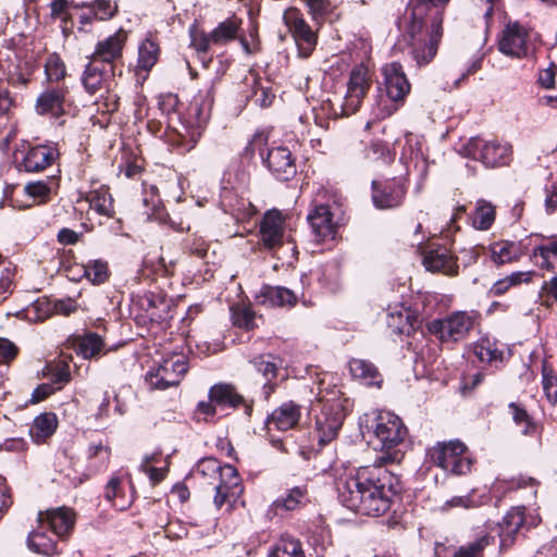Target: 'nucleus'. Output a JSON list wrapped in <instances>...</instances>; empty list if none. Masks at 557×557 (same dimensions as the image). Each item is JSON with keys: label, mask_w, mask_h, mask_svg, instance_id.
Listing matches in <instances>:
<instances>
[{"label": "nucleus", "mask_w": 557, "mask_h": 557, "mask_svg": "<svg viewBox=\"0 0 557 557\" xmlns=\"http://www.w3.org/2000/svg\"><path fill=\"white\" fill-rule=\"evenodd\" d=\"M188 364L183 356H173L164 359L156 369L146 374V381L153 389H166L180 384L186 374Z\"/></svg>", "instance_id": "obj_14"}, {"label": "nucleus", "mask_w": 557, "mask_h": 557, "mask_svg": "<svg viewBox=\"0 0 557 557\" xmlns=\"http://www.w3.org/2000/svg\"><path fill=\"white\" fill-rule=\"evenodd\" d=\"M269 141V134L265 131H257L251 139L248 141L245 152L247 154H253L255 152H259L263 158V150L267 147Z\"/></svg>", "instance_id": "obj_54"}, {"label": "nucleus", "mask_w": 557, "mask_h": 557, "mask_svg": "<svg viewBox=\"0 0 557 557\" xmlns=\"http://www.w3.org/2000/svg\"><path fill=\"white\" fill-rule=\"evenodd\" d=\"M160 49L157 42L146 38L138 47L137 66L143 71H150L159 59Z\"/></svg>", "instance_id": "obj_41"}, {"label": "nucleus", "mask_w": 557, "mask_h": 557, "mask_svg": "<svg viewBox=\"0 0 557 557\" xmlns=\"http://www.w3.org/2000/svg\"><path fill=\"white\" fill-rule=\"evenodd\" d=\"M476 310H458L445 318L434 319L426 324L428 331L443 344L463 341L480 322Z\"/></svg>", "instance_id": "obj_8"}, {"label": "nucleus", "mask_w": 557, "mask_h": 557, "mask_svg": "<svg viewBox=\"0 0 557 557\" xmlns=\"http://www.w3.org/2000/svg\"><path fill=\"white\" fill-rule=\"evenodd\" d=\"M305 2L313 20L323 17L332 10L330 0H305Z\"/></svg>", "instance_id": "obj_57"}, {"label": "nucleus", "mask_w": 557, "mask_h": 557, "mask_svg": "<svg viewBox=\"0 0 557 557\" xmlns=\"http://www.w3.org/2000/svg\"><path fill=\"white\" fill-rule=\"evenodd\" d=\"M508 408L512 416V420L518 426L521 428L523 434L530 435L535 432V424L523 407H521L519 404L510 403Z\"/></svg>", "instance_id": "obj_50"}, {"label": "nucleus", "mask_w": 557, "mask_h": 557, "mask_svg": "<svg viewBox=\"0 0 557 557\" xmlns=\"http://www.w3.org/2000/svg\"><path fill=\"white\" fill-rule=\"evenodd\" d=\"M84 275L94 284L103 283L109 276L108 263L103 260H90L84 265Z\"/></svg>", "instance_id": "obj_49"}, {"label": "nucleus", "mask_w": 557, "mask_h": 557, "mask_svg": "<svg viewBox=\"0 0 557 557\" xmlns=\"http://www.w3.org/2000/svg\"><path fill=\"white\" fill-rule=\"evenodd\" d=\"M67 95L65 87L48 88L36 100V112L40 115L59 117L64 113V102Z\"/></svg>", "instance_id": "obj_27"}, {"label": "nucleus", "mask_w": 557, "mask_h": 557, "mask_svg": "<svg viewBox=\"0 0 557 557\" xmlns=\"http://www.w3.org/2000/svg\"><path fill=\"white\" fill-rule=\"evenodd\" d=\"M307 220L311 226L312 233L317 242L334 239L336 233V224L333 221V213L329 206H317L309 212Z\"/></svg>", "instance_id": "obj_25"}, {"label": "nucleus", "mask_w": 557, "mask_h": 557, "mask_svg": "<svg viewBox=\"0 0 557 557\" xmlns=\"http://www.w3.org/2000/svg\"><path fill=\"white\" fill-rule=\"evenodd\" d=\"M256 370L262 374L267 383H270L277 375V366L272 356H258L251 360Z\"/></svg>", "instance_id": "obj_51"}, {"label": "nucleus", "mask_w": 557, "mask_h": 557, "mask_svg": "<svg viewBox=\"0 0 557 557\" xmlns=\"http://www.w3.org/2000/svg\"><path fill=\"white\" fill-rule=\"evenodd\" d=\"M45 72L48 81L58 82L65 76V65L57 54H51L45 64Z\"/></svg>", "instance_id": "obj_53"}, {"label": "nucleus", "mask_w": 557, "mask_h": 557, "mask_svg": "<svg viewBox=\"0 0 557 557\" xmlns=\"http://www.w3.org/2000/svg\"><path fill=\"white\" fill-rule=\"evenodd\" d=\"M242 20L236 16L220 22L211 32L190 29V46L198 53H206L215 47H223L238 38Z\"/></svg>", "instance_id": "obj_11"}, {"label": "nucleus", "mask_w": 557, "mask_h": 557, "mask_svg": "<svg viewBox=\"0 0 557 557\" xmlns=\"http://www.w3.org/2000/svg\"><path fill=\"white\" fill-rule=\"evenodd\" d=\"M524 510L523 506H517L505 515L500 523V536L512 537L518 533L524 523Z\"/></svg>", "instance_id": "obj_40"}, {"label": "nucleus", "mask_w": 557, "mask_h": 557, "mask_svg": "<svg viewBox=\"0 0 557 557\" xmlns=\"http://www.w3.org/2000/svg\"><path fill=\"white\" fill-rule=\"evenodd\" d=\"M491 258L496 264H505L518 261L525 248L521 242L500 240L491 245Z\"/></svg>", "instance_id": "obj_31"}, {"label": "nucleus", "mask_w": 557, "mask_h": 557, "mask_svg": "<svg viewBox=\"0 0 557 557\" xmlns=\"http://www.w3.org/2000/svg\"><path fill=\"white\" fill-rule=\"evenodd\" d=\"M193 131H195V125H191L187 121L181 119L180 126L168 133V141L181 153L187 152L196 146L201 137L197 136L191 139L189 136H191Z\"/></svg>", "instance_id": "obj_33"}, {"label": "nucleus", "mask_w": 557, "mask_h": 557, "mask_svg": "<svg viewBox=\"0 0 557 557\" xmlns=\"http://www.w3.org/2000/svg\"><path fill=\"white\" fill-rule=\"evenodd\" d=\"M407 434L408 430L398 416L389 411L377 413L373 424V444L382 455L374 462L382 465L400 462L404 458L400 446Z\"/></svg>", "instance_id": "obj_4"}, {"label": "nucleus", "mask_w": 557, "mask_h": 557, "mask_svg": "<svg viewBox=\"0 0 557 557\" xmlns=\"http://www.w3.org/2000/svg\"><path fill=\"white\" fill-rule=\"evenodd\" d=\"M498 50L513 59L528 57L531 51L530 29L518 21L508 22L498 37Z\"/></svg>", "instance_id": "obj_13"}, {"label": "nucleus", "mask_w": 557, "mask_h": 557, "mask_svg": "<svg viewBox=\"0 0 557 557\" xmlns=\"http://www.w3.org/2000/svg\"><path fill=\"white\" fill-rule=\"evenodd\" d=\"M214 101L213 86L211 84L206 85L199 89L197 95L194 96L189 103L186 114L182 117L191 125H195L193 131L191 139L197 136H202V133L207 126V123L211 116V111Z\"/></svg>", "instance_id": "obj_16"}, {"label": "nucleus", "mask_w": 557, "mask_h": 557, "mask_svg": "<svg viewBox=\"0 0 557 557\" xmlns=\"http://www.w3.org/2000/svg\"><path fill=\"white\" fill-rule=\"evenodd\" d=\"M269 557H305L301 543L290 536H282Z\"/></svg>", "instance_id": "obj_45"}, {"label": "nucleus", "mask_w": 557, "mask_h": 557, "mask_svg": "<svg viewBox=\"0 0 557 557\" xmlns=\"http://www.w3.org/2000/svg\"><path fill=\"white\" fill-rule=\"evenodd\" d=\"M234 324L251 330L255 327V312L249 307H240L233 312Z\"/></svg>", "instance_id": "obj_56"}, {"label": "nucleus", "mask_w": 557, "mask_h": 557, "mask_svg": "<svg viewBox=\"0 0 557 557\" xmlns=\"http://www.w3.org/2000/svg\"><path fill=\"white\" fill-rule=\"evenodd\" d=\"M88 200L90 208L97 213L106 216L113 215V198L107 188L101 187L91 191Z\"/></svg>", "instance_id": "obj_44"}, {"label": "nucleus", "mask_w": 557, "mask_h": 557, "mask_svg": "<svg viewBox=\"0 0 557 557\" xmlns=\"http://www.w3.org/2000/svg\"><path fill=\"white\" fill-rule=\"evenodd\" d=\"M91 8L96 17L101 21L111 18L117 10L116 3L111 0H95Z\"/></svg>", "instance_id": "obj_55"}, {"label": "nucleus", "mask_w": 557, "mask_h": 557, "mask_svg": "<svg viewBox=\"0 0 557 557\" xmlns=\"http://www.w3.org/2000/svg\"><path fill=\"white\" fill-rule=\"evenodd\" d=\"M242 404L245 405L246 413L250 414L251 406L245 404L243 396L238 394L235 386L219 383L210 387L207 401L198 403L197 412L208 421L216 416H226L228 410L235 409Z\"/></svg>", "instance_id": "obj_10"}, {"label": "nucleus", "mask_w": 557, "mask_h": 557, "mask_svg": "<svg viewBox=\"0 0 557 557\" xmlns=\"http://www.w3.org/2000/svg\"><path fill=\"white\" fill-rule=\"evenodd\" d=\"M59 157L53 145H38L30 148L23 158L22 165L26 172H40L50 166Z\"/></svg>", "instance_id": "obj_26"}, {"label": "nucleus", "mask_w": 557, "mask_h": 557, "mask_svg": "<svg viewBox=\"0 0 557 557\" xmlns=\"http://www.w3.org/2000/svg\"><path fill=\"white\" fill-rule=\"evenodd\" d=\"M196 472L203 482L214 486V505L221 508L226 503H235L243 493L240 476L235 467L222 466L215 458L201 459Z\"/></svg>", "instance_id": "obj_5"}, {"label": "nucleus", "mask_w": 557, "mask_h": 557, "mask_svg": "<svg viewBox=\"0 0 557 557\" xmlns=\"http://www.w3.org/2000/svg\"><path fill=\"white\" fill-rule=\"evenodd\" d=\"M307 495L308 491L306 486H295L285 495L276 498L271 508L275 513L299 509L308 502Z\"/></svg>", "instance_id": "obj_34"}, {"label": "nucleus", "mask_w": 557, "mask_h": 557, "mask_svg": "<svg viewBox=\"0 0 557 557\" xmlns=\"http://www.w3.org/2000/svg\"><path fill=\"white\" fill-rule=\"evenodd\" d=\"M474 355L482 362H493L502 359L503 351L498 350L488 338H481L474 345Z\"/></svg>", "instance_id": "obj_48"}, {"label": "nucleus", "mask_w": 557, "mask_h": 557, "mask_svg": "<svg viewBox=\"0 0 557 557\" xmlns=\"http://www.w3.org/2000/svg\"><path fill=\"white\" fill-rule=\"evenodd\" d=\"M74 350L85 359L98 357L103 348L104 343L100 335L94 332H87L78 335L73 339Z\"/></svg>", "instance_id": "obj_35"}, {"label": "nucleus", "mask_w": 557, "mask_h": 557, "mask_svg": "<svg viewBox=\"0 0 557 557\" xmlns=\"http://www.w3.org/2000/svg\"><path fill=\"white\" fill-rule=\"evenodd\" d=\"M120 486H121V481L120 479L117 478H112L107 486H106V490H104V497L109 500V502H113V505L115 507H119L120 509H124L126 508V503H119L116 502V497H117V494H119V491H120Z\"/></svg>", "instance_id": "obj_59"}, {"label": "nucleus", "mask_w": 557, "mask_h": 557, "mask_svg": "<svg viewBox=\"0 0 557 557\" xmlns=\"http://www.w3.org/2000/svg\"><path fill=\"white\" fill-rule=\"evenodd\" d=\"M493 537L483 533L474 541L460 545L453 554V557H483L484 549L493 542Z\"/></svg>", "instance_id": "obj_43"}, {"label": "nucleus", "mask_w": 557, "mask_h": 557, "mask_svg": "<svg viewBox=\"0 0 557 557\" xmlns=\"http://www.w3.org/2000/svg\"><path fill=\"white\" fill-rule=\"evenodd\" d=\"M371 84L372 76L368 66L361 63L352 67L342 103L343 114L350 115L360 108Z\"/></svg>", "instance_id": "obj_15"}, {"label": "nucleus", "mask_w": 557, "mask_h": 557, "mask_svg": "<svg viewBox=\"0 0 557 557\" xmlns=\"http://www.w3.org/2000/svg\"><path fill=\"white\" fill-rule=\"evenodd\" d=\"M537 485H539V481L536 479H534L532 476L519 474L518 476L512 478L509 481L508 490L536 487Z\"/></svg>", "instance_id": "obj_63"}, {"label": "nucleus", "mask_w": 557, "mask_h": 557, "mask_svg": "<svg viewBox=\"0 0 557 557\" xmlns=\"http://www.w3.org/2000/svg\"><path fill=\"white\" fill-rule=\"evenodd\" d=\"M347 399L338 388L320 389L311 403L310 412L313 416V431L321 447L333 442L343 426L347 414Z\"/></svg>", "instance_id": "obj_3"}, {"label": "nucleus", "mask_w": 557, "mask_h": 557, "mask_svg": "<svg viewBox=\"0 0 557 557\" xmlns=\"http://www.w3.org/2000/svg\"><path fill=\"white\" fill-rule=\"evenodd\" d=\"M382 74L384 76L385 95L379 96L373 109L379 119L388 117L396 112L410 91V84L400 63L385 64L382 67Z\"/></svg>", "instance_id": "obj_7"}, {"label": "nucleus", "mask_w": 557, "mask_h": 557, "mask_svg": "<svg viewBox=\"0 0 557 557\" xmlns=\"http://www.w3.org/2000/svg\"><path fill=\"white\" fill-rule=\"evenodd\" d=\"M263 162L277 180L287 181L296 173V164L293 154L289 149L284 146L269 149Z\"/></svg>", "instance_id": "obj_20"}, {"label": "nucleus", "mask_w": 557, "mask_h": 557, "mask_svg": "<svg viewBox=\"0 0 557 557\" xmlns=\"http://www.w3.org/2000/svg\"><path fill=\"white\" fill-rule=\"evenodd\" d=\"M18 352L16 345L8 338L0 337V361L13 360Z\"/></svg>", "instance_id": "obj_60"}, {"label": "nucleus", "mask_w": 557, "mask_h": 557, "mask_svg": "<svg viewBox=\"0 0 557 557\" xmlns=\"http://www.w3.org/2000/svg\"><path fill=\"white\" fill-rule=\"evenodd\" d=\"M534 271H515L509 275L497 280L491 287V294L500 296L511 287L519 286L523 283H530L534 276Z\"/></svg>", "instance_id": "obj_38"}, {"label": "nucleus", "mask_w": 557, "mask_h": 557, "mask_svg": "<svg viewBox=\"0 0 557 557\" xmlns=\"http://www.w3.org/2000/svg\"><path fill=\"white\" fill-rule=\"evenodd\" d=\"M13 500L10 493V488L8 487L5 480L0 478V519L11 507Z\"/></svg>", "instance_id": "obj_61"}, {"label": "nucleus", "mask_w": 557, "mask_h": 557, "mask_svg": "<svg viewBox=\"0 0 557 557\" xmlns=\"http://www.w3.org/2000/svg\"><path fill=\"white\" fill-rule=\"evenodd\" d=\"M364 158L369 161L389 163L393 161L394 154L386 143L375 139L364 149Z\"/></svg>", "instance_id": "obj_47"}, {"label": "nucleus", "mask_w": 557, "mask_h": 557, "mask_svg": "<svg viewBox=\"0 0 557 557\" xmlns=\"http://www.w3.org/2000/svg\"><path fill=\"white\" fill-rule=\"evenodd\" d=\"M53 310L58 314L70 315L77 310V304L72 298L59 299L54 301Z\"/></svg>", "instance_id": "obj_62"}, {"label": "nucleus", "mask_w": 557, "mask_h": 557, "mask_svg": "<svg viewBox=\"0 0 557 557\" xmlns=\"http://www.w3.org/2000/svg\"><path fill=\"white\" fill-rule=\"evenodd\" d=\"M495 216V207L490 201L479 199L471 214L472 226L475 230L486 231L493 225Z\"/></svg>", "instance_id": "obj_37"}, {"label": "nucleus", "mask_w": 557, "mask_h": 557, "mask_svg": "<svg viewBox=\"0 0 557 557\" xmlns=\"http://www.w3.org/2000/svg\"><path fill=\"white\" fill-rule=\"evenodd\" d=\"M38 523H46L51 533L61 539L74 528L75 513L71 508L59 507L38 513Z\"/></svg>", "instance_id": "obj_21"}, {"label": "nucleus", "mask_w": 557, "mask_h": 557, "mask_svg": "<svg viewBox=\"0 0 557 557\" xmlns=\"http://www.w3.org/2000/svg\"><path fill=\"white\" fill-rule=\"evenodd\" d=\"M126 39V32L119 29L114 34L98 41L92 54L90 55V61L94 63L103 62L110 64L120 59L122 57Z\"/></svg>", "instance_id": "obj_24"}, {"label": "nucleus", "mask_w": 557, "mask_h": 557, "mask_svg": "<svg viewBox=\"0 0 557 557\" xmlns=\"http://www.w3.org/2000/svg\"><path fill=\"white\" fill-rule=\"evenodd\" d=\"M57 425L58 420L54 413H41L35 418L30 434L37 443H40L54 433Z\"/></svg>", "instance_id": "obj_39"}, {"label": "nucleus", "mask_w": 557, "mask_h": 557, "mask_svg": "<svg viewBox=\"0 0 557 557\" xmlns=\"http://www.w3.org/2000/svg\"><path fill=\"white\" fill-rule=\"evenodd\" d=\"M423 265L430 272H441L446 275H456L458 264L454 256L445 248L430 250L423 257Z\"/></svg>", "instance_id": "obj_30"}, {"label": "nucleus", "mask_w": 557, "mask_h": 557, "mask_svg": "<svg viewBox=\"0 0 557 557\" xmlns=\"http://www.w3.org/2000/svg\"><path fill=\"white\" fill-rule=\"evenodd\" d=\"M428 457L433 465L455 475L470 473L473 466L471 453L459 440L436 443L428 449Z\"/></svg>", "instance_id": "obj_9"}, {"label": "nucleus", "mask_w": 557, "mask_h": 557, "mask_svg": "<svg viewBox=\"0 0 557 557\" xmlns=\"http://www.w3.org/2000/svg\"><path fill=\"white\" fill-rule=\"evenodd\" d=\"M450 0H410V17L403 41L418 65L428 64L436 54L443 36V18Z\"/></svg>", "instance_id": "obj_2"}, {"label": "nucleus", "mask_w": 557, "mask_h": 557, "mask_svg": "<svg viewBox=\"0 0 557 557\" xmlns=\"http://www.w3.org/2000/svg\"><path fill=\"white\" fill-rule=\"evenodd\" d=\"M260 237L270 250L280 247L284 237V219L278 210H269L260 222Z\"/></svg>", "instance_id": "obj_23"}, {"label": "nucleus", "mask_w": 557, "mask_h": 557, "mask_svg": "<svg viewBox=\"0 0 557 557\" xmlns=\"http://www.w3.org/2000/svg\"><path fill=\"white\" fill-rule=\"evenodd\" d=\"M49 528L46 523H38V528L32 531L28 535L27 542L30 549L38 554L50 556L57 553L55 540L47 534Z\"/></svg>", "instance_id": "obj_36"}, {"label": "nucleus", "mask_w": 557, "mask_h": 557, "mask_svg": "<svg viewBox=\"0 0 557 557\" xmlns=\"http://www.w3.org/2000/svg\"><path fill=\"white\" fill-rule=\"evenodd\" d=\"M465 150L474 160H480L486 168L507 165L511 159V146L498 140L470 138L465 146Z\"/></svg>", "instance_id": "obj_12"}, {"label": "nucleus", "mask_w": 557, "mask_h": 557, "mask_svg": "<svg viewBox=\"0 0 557 557\" xmlns=\"http://www.w3.org/2000/svg\"><path fill=\"white\" fill-rule=\"evenodd\" d=\"M530 238L535 242L531 255L534 264L542 270H547L552 272L556 271L557 234L550 236L533 234L530 236Z\"/></svg>", "instance_id": "obj_19"}, {"label": "nucleus", "mask_w": 557, "mask_h": 557, "mask_svg": "<svg viewBox=\"0 0 557 557\" xmlns=\"http://www.w3.org/2000/svg\"><path fill=\"white\" fill-rule=\"evenodd\" d=\"M406 195L400 180L392 178L383 183L372 182V200L379 209H392L398 207Z\"/></svg>", "instance_id": "obj_18"}, {"label": "nucleus", "mask_w": 557, "mask_h": 557, "mask_svg": "<svg viewBox=\"0 0 557 557\" xmlns=\"http://www.w3.org/2000/svg\"><path fill=\"white\" fill-rule=\"evenodd\" d=\"M81 82L84 90L96 97L95 106L101 113H113L119 108V97L113 90L114 79L112 70L100 67L89 61L82 73Z\"/></svg>", "instance_id": "obj_6"}, {"label": "nucleus", "mask_w": 557, "mask_h": 557, "mask_svg": "<svg viewBox=\"0 0 557 557\" xmlns=\"http://www.w3.org/2000/svg\"><path fill=\"white\" fill-rule=\"evenodd\" d=\"M54 392H57L53 384L42 383L38 385L32 393V401L33 403H39L47 398L48 396L52 395Z\"/></svg>", "instance_id": "obj_64"}, {"label": "nucleus", "mask_w": 557, "mask_h": 557, "mask_svg": "<svg viewBox=\"0 0 557 557\" xmlns=\"http://www.w3.org/2000/svg\"><path fill=\"white\" fill-rule=\"evenodd\" d=\"M348 368L351 376L360 383L368 386H380L382 376L372 362L354 358L349 360Z\"/></svg>", "instance_id": "obj_32"}, {"label": "nucleus", "mask_w": 557, "mask_h": 557, "mask_svg": "<svg viewBox=\"0 0 557 557\" xmlns=\"http://www.w3.org/2000/svg\"><path fill=\"white\" fill-rule=\"evenodd\" d=\"M284 21L297 45L298 55L308 58L317 46V35L305 21L302 13L289 8L284 13Z\"/></svg>", "instance_id": "obj_17"}, {"label": "nucleus", "mask_w": 557, "mask_h": 557, "mask_svg": "<svg viewBox=\"0 0 557 557\" xmlns=\"http://www.w3.org/2000/svg\"><path fill=\"white\" fill-rule=\"evenodd\" d=\"M387 324L393 332L409 335L419 326V314L410 307H394L389 309Z\"/></svg>", "instance_id": "obj_29"}, {"label": "nucleus", "mask_w": 557, "mask_h": 557, "mask_svg": "<svg viewBox=\"0 0 557 557\" xmlns=\"http://www.w3.org/2000/svg\"><path fill=\"white\" fill-rule=\"evenodd\" d=\"M301 418V406L293 400L283 403L265 419L269 431H288L295 428Z\"/></svg>", "instance_id": "obj_22"}, {"label": "nucleus", "mask_w": 557, "mask_h": 557, "mask_svg": "<svg viewBox=\"0 0 557 557\" xmlns=\"http://www.w3.org/2000/svg\"><path fill=\"white\" fill-rule=\"evenodd\" d=\"M482 503V497H475L474 493L472 492L462 496H453L450 499L446 500L443 508L450 509L455 507H461L463 509H472L480 507Z\"/></svg>", "instance_id": "obj_52"}, {"label": "nucleus", "mask_w": 557, "mask_h": 557, "mask_svg": "<svg viewBox=\"0 0 557 557\" xmlns=\"http://www.w3.org/2000/svg\"><path fill=\"white\" fill-rule=\"evenodd\" d=\"M25 193L40 201H45L50 194V187L44 181L28 183L25 186Z\"/></svg>", "instance_id": "obj_58"}, {"label": "nucleus", "mask_w": 557, "mask_h": 557, "mask_svg": "<svg viewBox=\"0 0 557 557\" xmlns=\"http://www.w3.org/2000/svg\"><path fill=\"white\" fill-rule=\"evenodd\" d=\"M398 490L397 476L377 462L358 468L337 483L338 498L345 507L372 517L389 509Z\"/></svg>", "instance_id": "obj_1"}, {"label": "nucleus", "mask_w": 557, "mask_h": 557, "mask_svg": "<svg viewBox=\"0 0 557 557\" xmlns=\"http://www.w3.org/2000/svg\"><path fill=\"white\" fill-rule=\"evenodd\" d=\"M255 298L257 304L271 308L294 306L297 302L296 294L282 286L263 285Z\"/></svg>", "instance_id": "obj_28"}, {"label": "nucleus", "mask_w": 557, "mask_h": 557, "mask_svg": "<svg viewBox=\"0 0 557 557\" xmlns=\"http://www.w3.org/2000/svg\"><path fill=\"white\" fill-rule=\"evenodd\" d=\"M542 387L547 401L557 407V375L546 360L542 363Z\"/></svg>", "instance_id": "obj_46"}, {"label": "nucleus", "mask_w": 557, "mask_h": 557, "mask_svg": "<svg viewBox=\"0 0 557 557\" xmlns=\"http://www.w3.org/2000/svg\"><path fill=\"white\" fill-rule=\"evenodd\" d=\"M44 376L50 380L57 391H60L71 380L70 366L64 361L48 363L42 370Z\"/></svg>", "instance_id": "obj_42"}]
</instances>
